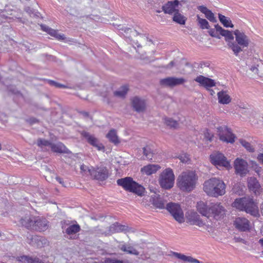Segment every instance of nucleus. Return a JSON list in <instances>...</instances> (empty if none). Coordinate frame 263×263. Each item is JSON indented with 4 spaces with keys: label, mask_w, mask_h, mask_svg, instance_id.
Listing matches in <instances>:
<instances>
[{
    "label": "nucleus",
    "mask_w": 263,
    "mask_h": 263,
    "mask_svg": "<svg viewBox=\"0 0 263 263\" xmlns=\"http://www.w3.org/2000/svg\"><path fill=\"white\" fill-rule=\"evenodd\" d=\"M234 34L235 35L236 42L229 43L228 46L233 51L234 54L237 56L243 48L248 47L250 40L244 32L239 30H235Z\"/></svg>",
    "instance_id": "nucleus-5"
},
{
    "label": "nucleus",
    "mask_w": 263,
    "mask_h": 263,
    "mask_svg": "<svg viewBox=\"0 0 263 263\" xmlns=\"http://www.w3.org/2000/svg\"><path fill=\"white\" fill-rule=\"evenodd\" d=\"M197 177L193 171L182 172L177 178V185L182 191L190 192L193 191L195 186Z\"/></svg>",
    "instance_id": "nucleus-3"
},
{
    "label": "nucleus",
    "mask_w": 263,
    "mask_h": 263,
    "mask_svg": "<svg viewBox=\"0 0 263 263\" xmlns=\"http://www.w3.org/2000/svg\"><path fill=\"white\" fill-rule=\"evenodd\" d=\"M109 176L108 170L103 165L91 166V178L99 181H104Z\"/></svg>",
    "instance_id": "nucleus-9"
},
{
    "label": "nucleus",
    "mask_w": 263,
    "mask_h": 263,
    "mask_svg": "<svg viewBox=\"0 0 263 263\" xmlns=\"http://www.w3.org/2000/svg\"><path fill=\"white\" fill-rule=\"evenodd\" d=\"M41 27L43 31H46V32H48L50 29V27H49L48 26L45 25H41Z\"/></svg>",
    "instance_id": "nucleus-53"
},
{
    "label": "nucleus",
    "mask_w": 263,
    "mask_h": 263,
    "mask_svg": "<svg viewBox=\"0 0 263 263\" xmlns=\"http://www.w3.org/2000/svg\"><path fill=\"white\" fill-rule=\"evenodd\" d=\"M175 175L172 169L166 168L159 175L158 182L160 186L165 190L172 188L174 184Z\"/></svg>",
    "instance_id": "nucleus-7"
},
{
    "label": "nucleus",
    "mask_w": 263,
    "mask_h": 263,
    "mask_svg": "<svg viewBox=\"0 0 263 263\" xmlns=\"http://www.w3.org/2000/svg\"><path fill=\"white\" fill-rule=\"evenodd\" d=\"M52 142L44 139H39L37 141V145L43 151L47 150V147L51 146Z\"/></svg>",
    "instance_id": "nucleus-38"
},
{
    "label": "nucleus",
    "mask_w": 263,
    "mask_h": 263,
    "mask_svg": "<svg viewBox=\"0 0 263 263\" xmlns=\"http://www.w3.org/2000/svg\"><path fill=\"white\" fill-rule=\"evenodd\" d=\"M239 142L242 145V146L249 152L253 153L255 151L254 147L251 144V143L247 142L246 140L243 139H240Z\"/></svg>",
    "instance_id": "nucleus-42"
},
{
    "label": "nucleus",
    "mask_w": 263,
    "mask_h": 263,
    "mask_svg": "<svg viewBox=\"0 0 263 263\" xmlns=\"http://www.w3.org/2000/svg\"><path fill=\"white\" fill-rule=\"evenodd\" d=\"M217 133L220 140L227 143H233L236 138L230 128L226 126H219L217 128Z\"/></svg>",
    "instance_id": "nucleus-10"
},
{
    "label": "nucleus",
    "mask_w": 263,
    "mask_h": 263,
    "mask_svg": "<svg viewBox=\"0 0 263 263\" xmlns=\"http://www.w3.org/2000/svg\"><path fill=\"white\" fill-rule=\"evenodd\" d=\"M195 81L200 84V85L207 89H209V88L212 87L215 85V82L214 80L205 77L203 76H199L197 77L195 79Z\"/></svg>",
    "instance_id": "nucleus-21"
},
{
    "label": "nucleus",
    "mask_w": 263,
    "mask_h": 263,
    "mask_svg": "<svg viewBox=\"0 0 263 263\" xmlns=\"http://www.w3.org/2000/svg\"><path fill=\"white\" fill-rule=\"evenodd\" d=\"M106 137L111 142L115 144H117L120 142L116 131L115 129L110 130L107 134Z\"/></svg>",
    "instance_id": "nucleus-34"
},
{
    "label": "nucleus",
    "mask_w": 263,
    "mask_h": 263,
    "mask_svg": "<svg viewBox=\"0 0 263 263\" xmlns=\"http://www.w3.org/2000/svg\"><path fill=\"white\" fill-rule=\"evenodd\" d=\"M82 135L87 140V141L90 145L96 147L98 150L101 151L104 149V146L103 145V144L100 143L99 140L93 135H90L89 133L87 132L82 133Z\"/></svg>",
    "instance_id": "nucleus-17"
},
{
    "label": "nucleus",
    "mask_w": 263,
    "mask_h": 263,
    "mask_svg": "<svg viewBox=\"0 0 263 263\" xmlns=\"http://www.w3.org/2000/svg\"><path fill=\"white\" fill-rule=\"evenodd\" d=\"M27 239L29 244L39 248H41L47 243V239L37 235L30 236V237H28Z\"/></svg>",
    "instance_id": "nucleus-19"
},
{
    "label": "nucleus",
    "mask_w": 263,
    "mask_h": 263,
    "mask_svg": "<svg viewBox=\"0 0 263 263\" xmlns=\"http://www.w3.org/2000/svg\"><path fill=\"white\" fill-rule=\"evenodd\" d=\"M81 227L78 223L69 225L65 229V232L68 235H71L80 232Z\"/></svg>",
    "instance_id": "nucleus-33"
},
{
    "label": "nucleus",
    "mask_w": 263,
    "mask_h": 263,
    "mask_svg": "<svg viewBox=\"0 0 263 263\" xmlns=\"http://www.w3.org/2000/svg\"><path fill=\"white\" fill-rule=\"evenodd\" d=\"M180 160L181 162L186 163L187 162L190 160V159L188 155L184 154L180 156Z\"/></svg>",
    "instance_id": "nucleus-49"
},
{
    "label": "nucleus",
    "mask_w": 263,
    "mask_h": 263,
    "mask_svg": "<svg viewBox=\"0 0 263 263\" xmlns=\"http://www.w3.org/2000/svg\"><path fill=\"white\" fill-rule=\"evenodd\" d=\"M164 121H165V124L167 126L170 127L171 128H176L178 126V122L176 121L173 120L172 118H164Z\"/></svg>",
    "instance_id": "nucleus-43"
},
{
    "label": "nucleus",
    "mask_w": 263,
    "mask_h": 263,
    "mask_svg": "<svg viewBox=\"0 0 263 263\" xmlns=\"http://www.w3.org/2000/svg\"><path fill=\"white\" fill-rule=\"evenodd\" d=\"M143 153L146 159L152 160L154 155L153 150L149 146H146L143 148Z\"/></svg>",
    "instance_id": "nucleus-40"
},
{
    "label": "nucleus",
    "mask_w": 263,
    "mask_h": 263,
    "mask_svg": "<svg viewBox=\"0 0 263 263\" xmlns=\"http://www.w3.org/2000/svg\"><path fill=\"white\" fill-rule=\"evenodd\" d=\"M204 138L208 140L211 141L213 138V135L211 134L208 131L204 133Z\"/></svg>",
    "instance_id": "nucleus-51"
},
{
    "label": "nucleus",
    "mask_w": 263,
    "mask_h": 263,
    "mask_svg": "<svg viewBox=\"0 0 263 263\" xmlns=\"http://www.w3.org/2000/svg\"><path fill=\"white\" fill-rule=\"evenodd\" d=\"M121 250L125 252L130 254L138 255L139 252L132 246H127L125 245H122L120 247Z\"/></svg>",
    "instance_id": "nucleus-39"
},
{
    "label": "nucleus",
    "mask_w": 263,
    "mask_h": 263,
    "mask_svg": "<svg viewBox=\"0 0 263 263\" xmlns=\"http://www.w3.org/2000/svg\"><path fill=\"white\" fill-rule=\"evenodd\" d=\"M198 24L200 27L202 29H210V25L208 22L204 18H200L198 15H197V19Z\"/></svg>",
    "instance_id": "nucleus-41"
},
{
    "label": "nucleus",
    "mask_w": 263,
    "mask_h": 263,
    "mask_svg": "<svg viewBox=\"0 0 263 263\" xmlns=\"http://www.w3.org/2000/svg\"><path fill=\"white\" fill-rule=\"evenodd\" d=\"M234 224L235 228L240 231L246 232L250 230V221L246 218H236Z\"/></svg>",
    "instance_id": "nucleus-16"
},
{
    "label": "nucleus",
    "mask_w": 263,
    "mask_h": 263,
    "mask_svg": "<svg viewBox=\"0 0 263 263\" xmlns=\"http://www.w3.org/2000/svg\"><path fill=\"white\" fill-rule=\"evenodd\" d=\"M218 18L220 22L224 27L231 28H233L234 27L233 24L232 23V22L229 18H228L221 14H218Z\"/></svg>",
    "instance_id": "nucleus-37"
},
{
    "label": "nucleus",
    "mask_w": 263,
    "mask_h": 263,
    "mask_svg": "<svg viewBox=\"0 0 263 263\" xmlns=\"http://www.w3.org/2000/svg\"><path fill=\"white\" fill-rule=\"evenodd\" d=\"M50 148L52 151L59 153H67V149L61 143L57 144L51 143Z\"/></svg>",
    "instance_id": "nucleus-32"
},
{
    "label": "nucleus",
    "mask_w": 263,
    "mask_h": 263,
    "mask_svg": "<svg viewBox=\"0 0 263 263\" xmlns=\"http://www.w3.org/2000/svg\"><path fill=\"white\" fill-rule=\"evenodd\" d=\"M166 209L179 223L184 222L183 212L178 203L174 202L167 203Z\"/></svg>",
    "instance_id": "nucleus-8"
},
{
    "label": "nucleus",
    "mask_w": 263,
    "mask_h": 263,
    "mask_svg": "<svg viewBox=\"0 0 263 263\" xmlns=\"http://www.w3.org/2000/svg\"><path fill=\"white\" fill-rule=\"evenodd\" d=\"M173 20L174 22L179 24L184 25L185 23L186 18L185 16L180 13L179 12V10H178L174 14Z\"/></svg>",
    "instance_id": "nucleus-35"
},
{
    "label": "nucleus",
    "mask_w": 263,
    "mask_h": 263,
    "mask_svg": "<svg viewBox=\"0 0 263 263\" xmlns=\"http://www.w3.org/2000/svg\"><path fill=\"white\" fill-rule=\"evenodd\" d=\"M209 90L210 91L211 95H213L214 93H215V92L212 89H209Z\"/></svg>",
    "instance_id": "nucleus-62"
},
{
    "label": "nucleus",
    "mask_w": 263,
    "mask_h": 263,
    "mask_svg": "<svg viewBox=\"0 0 263 263\" xmlns=\"http://www.w3.org/2000/svg\"><path fill=\"white\" fill-rule=\"evenodd\" d=\"M173 254L177 258L180 259L184 261H187L191 263H202L198 259L194 258L190 256H186L184 254L175 252H173Z\"/></svg>",
    "instance_id": "nucleus-27"
},
{
    "label": "nucleus",
    "mask_w": 263,
    "mask_h": 263,
    "mask_svg": "<svg viewBox=\"0 0 263 263\" xmlns=\"http://www.w3.org/2000/svg\"><path fill=\"white\" fill-rule=\"evenodd\" d=\"M203 189L206 194L211 197H217L226 193V184L217 178H212L205 181Z\"/></svg>",
    "instance_id": "nucleus-2"
},
{
    "label": "nucleus",
    "mask_w": 263,
    "mask_h": 263,
    "mask_svg": "<svg viewBox=\"0 0 263 263\" xmlns=\"http://www.w3.org/2000/svg\"><path fill=\"white\" fill-rule=\"evenodd\" d=\"M17 260L21 263H44L36 257H31L27 256H22L17 258Z\"/></svg>",
    "instance_id": "nucleus-30"
},
{
    "label": "nucleus",
    "mask_w": 263,
    "mask_h": 263,
    "mask_svg": "<svg viewBox=\"0 0 263 263\" xmlns=\"http://www.w3.org/2000/svg\"><path fill=\"white\" fill-rule=\"evenodd\" d=\"M198 9L202 13L205 14V16L210 22L215 23L217 22L216 18L214 16V13L206 7L204 6H199L198 7Z\"/></svg>",
    "instance_id": "nucleus-26"
},
{
    "label": "nucleus",
    "mask_w": 263,
    "mask_h": 263,
    "mask_svg": "<svg viewBox=\"0 0 263 263\" xmlns=\"http://www.w3.org/2000/svg\"><path fill=\"white\" fill-rule=\"evenodd\" d=\"M36 119H34L33 120V121H32V122H33V123H35V122H36Z\"/></svg>",
    "instance_id": "nucleus-63"
},
{
    "label": "nucleus",
    "mask_w": 263,
    "mask_h": 263,
    "mask_svg": "<svg viewBox=\"0 0 263 263\" xmlns=\"http://www.w3.org/2000/svg\"><path fill=\"white\" fill-rule=\"evenodd\" d=\"M56 180L61 184L63 185V181L61 178L60 177H57Z\"/></svg>",
    "instance_id": "nucleus-57"
},
{
    "label": "nucleus",
    "mask_w": 263,
    "mask_h": 263,
    "mask_svg": "<svg viewBox=\"0 0 263 263\" xmlns=\"http://www.w3.org/2000/svg\"><path fill=\"white\" fill-rule=\"evenodd\" d=\"M234 167L236 174L241 177L246 176L249 172L247 162L241 158H237L234 162Z\"/></svg>",
    "instance_id": "nucleus-12"
},
{
    "label": "nucleus",
    "mask_w": 263,
    "mask_h": 263,
    "mask_svg": "<svg viewBox=\"0 0 263 263\" xmlns=\"http://www.w3.org/2000/svg\"><path fill=\"white\" fill-rule=\"evenodd\" d=\"M128 90V87L127 86H122L118 90L114 91V95L115 96L124 98L126 95Z\"/></svg>",
    "instance_id": "nucleus-36"
},
{
    "label": "nucleus",
    "mask_w": 263,
    "mask_h": 263,
    "mask_svg": "<svg viewBox=\"0 0 263 263\" xmlns=\"http://www.w3.org/2000/svg\"><path fill=\"white\" fill-rule=\"evenodd\" d=\"M232 205L240 211H246L254 217H258L259 215L256 203L250 197L236 199L232 203Z\"/></svg>",
    "instance_id": "nucleus-4"
},
{
    "label": "nucleus",
    "mask_w": 263,
    "mask_h": 263,
    "mask_svg": "<svg viewBox=\"0 0 263 263\" xmlns=\"http://www.w3.org/2000/svg\"><path fill=\"white\" fill-rule=\"evenodd\" d=\"M210 217L218 220L225 215L224 207L220 203H212L210 206Z\"/></svg>",
    "instance_id": "nucleus-14"
},
{
    "label": "nucleus",
    "mask_w": 263,
    "mask_h": 263,
    "mask_svg": "<svg viewBox=\"0 0 263 263\" xmlns=\"http://www.w3.org/2000/svg\"><path fill=\"white\" fill-rule=\"evenodd\" d=\"M25 10L26 12H27L30 16H32V15L34 16H37V14L34 13L33 10L32 9L29 7H27L25 8Z\"/></svg>",
    "instance_id": "nucleus-50"
},
{
    "label": "nucleus",
    "mask_w": 263,
    "mask_h": 263,
    "mask_svg": "<svg viewBox=\"0 0 263 263\" xmlns=\"http://www.w3.org/2000/svg\"><path fill=\"white\" fill-rule=\"evenodd\" d=\"M128 231V227L127 226L122 225L118 222H115L111 224L109 227L108 233V234H112L115 233H119L121 232H127Z\"/></svg>",
    "instance_id": "nucleus-24"
},
{
    "label": "nucleus",
    "mask_w": 263,
    "mask_h": 263,
    "mask_svg": "<svg viewBox=\"0 0 263 263\" xmlns=\"http://www.w3.org/2000/svg\"><path fill=\"white\" fill-rule=\"evenodd\" d=\"M20 223L22 227L31 231L44 232L49 227V222L42 217L28 215L22 217Z\"/></svg>",
    "instance_id": "nucleus-1"
},
{
    "label": "nucleus",
    "mask_w": 263,
    "mask_h": 263,
    "mask_svg": "<svg viewBox=\"0 0 263 263\" xmlns=\"http://www.w3.org/2000/svg\"><path fill=\"white\" fill-rule=\"evenodd\" d=\"M179 4V2L178 0H175L174 1H168L162 6V11L165 14H174L178 10L177 7H178Z\"/></svg>",
    "instance_id": "nucleus-18"
},
{
    "label": "nucleus",
    "mask_w": 263,
    "mask_h": 263,
    "mask_svg": "<svg viewBox=\"0 0 263 263\" xmlns=\"http://www.w3.org/2000/svg\"><path fill=\"white\" fill-rule=\"evenodd\" d=\"M260 211L262 215L263 216V202L260 204Z\"/></svg>",
    "instance_id": "nucleus-60"
},
{
    "label": "nucleus",
    "mask_w": 263,
    "mask_h": 263,
    "mask_svg": "<svg viewBox=\"0 0 263 263\" xmlns=\"http://www.w3.org/2000/svg\"><path fill=\"white\" fill-rule=\"evenodd\" d=\"M210 159L211 163L217 167H224L228 168L230 167L229 162L227 160L226 157L221 153H216L211 155Z\"/></svg>",
    "instance_id": "nucleus-11"
},
{
    "label": "nucleus",
    "mask_w": 263,
    "mask_h": 263,
    "mask_svg": "<svg viewBox=\"0 0 263 263\" xmlns=\"http://www.w3.org/2000/svg\"><path fill=\"white\" fill-rule=\"evenodd\" d=\"M46 81L48 83L49 85L54 86L56 88H66L68 87L65 85L62 84L53 80H46Z\"/></svg>",
    "instance_id": "nucleus-45"
},
{
    "label": "nucleus",
    "mask_w": 263,
    "mask_h": 263,
    "mask_svg": "<svg viewBox=\"0 0 263 263\" xmlns=\"http://www.w3.org/2000/svg\"><path fill=\"white\" fill-rule=\"evenodd\" d=\"M185 82V79L183 78L171 77L161 79L159 81V83L162 86L173 87L177 85L183 84Z\"/></svg>",
    "instance_id": "nucleus-13"
},
{
    "label": "nucleus",
    "mask_w": 263,
    "mask_h": 263,
    "mask_svg": "<svg viewBox=\"0 0 263 263\" xmlns=\"http://www.w3.org/2000/svg\"><path fill=\"white\" fill-rule=\"evenodd\" d=\"M174 64H175L174 62L171 61L168 65L165 66H163V67L166 68V69H170L174 66Z\"/></svg>",
    "instance_id": "nucleus-54"
},
{
    "label": "nucleus",
    "mask_w": 263,
    "mask_h": 263,
    "mask_svg": "<svg viewBox=\"0 0 263 263\" xmlns=\"http://www.w3.org/2000/svg\"><path fill=\"white\" fill-rule=\"evenodd\" d=\"M120 29L124 31V32H125V33H128V31H131V29L130 28H126V27H125L124 28H121Z\"/></svg>",
    "instance_id": "nucleus-56"
},
{
    "label": "nucleus",
    "mask_w": 263,
    "mask_h": 263,
    "mask_svg": "<svg viewBox=\"0 0 263 263\" xmlns=\"http://www.w3.org/2000/svg\"><path fill=\"white\" fill-rule=\"evenodd\" d=\"M257 159L263 163V154H259L258 155Z\"/></svg>",
    "instance_id": "nucleus-55"
},
{
    "label": "nucleus",
    "mask_w": 263,
    "mask_h": 263,
    "mask_svg": "<svg viewBox=\"0 0 263 263\" xmlns=\"http://www.w3.org/2000/svg\"><path fill=\"white\" fill-rule=\"evenodd\" d=\"M248 187L250 190L255 194L259 193L260 188V184L257 180L254 177H251L248 179Z\"/></svg>",
    "instance_id": "nucleus-25"
},
{
    "label": "nucleus",
    "mask_w": 263,
    "mask_h": 263,
    "mask_svg": "<svg viewBox=\"0 0 263 263\" xmlns=\"http://www.w3.org/2000/svg\"><path fill=\"white\" fill-rule=\"evenodd\" d=\"M81 114L85 117H88L89 116V113L86 111H82Z\"/></svg>",
    "instance_id": "nucleus-58"
},
{
    "label": "nucleus",
    "mask_w": 263,
    "mask_h": 263,
    "mask_svg": "<svg viewBox=\"0 0 263 263\" xmlns=\"http://www.w3.org/2000/svg\"><path fill=\"white\" fill-rule=\"evenodd\" d=\"M161 12V10H156V12H157V13H160Z\"/></svg>",
    "instance_id": "nucleus-64"
},
{
    "label": "nucleus",
    "mask_w": 263,
    "mask_h": 263,
    "mask_svg": "<svg viewBox=\"0 0 263 263\" xmlns=\"http://www.w3.org/2000/svg\"><path fill=\"white\" fill-rule=\"evenodd\" d=\"M209 29V31H208V32L209 33V34L212 36V37H216L217 39H220V36L217 34V32L218 31H217V30H215L214 29ZM215 29H216L215 28Z\"/></svg>",
    "instance_id": "nucleus-47"
},
{
    "label": "nucleus",
    "mask_w": 263,
    "mask_h": 263,
    "mask_svg": "<svg viewBox=\"0 0 263 263\" xmlns=\"http://www.w3.org/2000/svg\"><path fill=\"white\" fill-rule=\"evenodd\" d=\"M150 201L152 203L153 205L157 208L164 209L166 201L162 198L160 195L154 193L153 195L151 196Z\"/></svg>",
    "instance_id": "nucleus-20"
},
{
    "label": "nucleus",
    "mask_w": 263,
    "mask_h": 263,
    "mask_svg": "<svg viewBox=\"0 0 263 263\" xmlns=\"http://www.w3.org/2000/svg\"><path fill=\"white\" fill-rule=\"evenodd\" d=\"M197 208L198 211L203 216L210 217V206L208 208L203 202H198Z\"/></svg>",
    "instance_id": "nucleus-29"
},
{
    "label": "nucleus",
    "mask_w": 263,
    "mask_h": 263,
    "mask_svg": "<svg viewBox=\"0 0 263 263\" xmlns=\"http://www.w3.org/2000/svg\"><path fill=\"white\" fill-rule=\"evenodd\" d=\"M200 67H201V68H202V67H203V65H204V66H207V67H208V66H209V64H208V63H201L200 64Z\"/></svg>",
    "instance_id": "nucleus-59"
},
{
    "label": "nucleus",
    "mask_w": 263,
    "mask_h": 263,
    "mask_svg": "<svg viewBox=\"0 0 263 263\" xmlns=\"http://www.w3.org/2000/svg\"><path fill=\"white\" fill-rule=\"evenodd\" d=\"M104 263H123V262L122 260L116 259L107 258L104 261Z\"/></svg>",
    "instance_id": "nucleus-48"
},
{
    "label": "nucleus",
    "mask_w": 263,
    "mask_h": 263,
    "mask_svg": "<svg viewBox=\"0 0 263 263\" xmlns=\"http://www.w3.org/2000/svg\"><path fill=\"white\" fill-rule=\"evenodd\" d=\"M190 222H192V224L201 227L204 225L203 222L200 219L199 216L195 212H192L189 216L188 218Z\"/></svg>",
    "instance_id": "nucleus-31"
},
{
    "label": "nucleus",
    "mask_w": 263,
    "mask_h": 263,
    "mask_svg": "<svg viewBox=\"0 0 263 263\" xmlns=\"http://www.w3.org/2000/svg\"><path fill=\"white\" fill-rule=\"evenodd\" d=\"M47 33L49 34L51 36L55 37V38L59 40H64L65 39L63 34H58L57 30H54L51 28Z\"/></svg>",
    "instance_id": "nucleus-44"
},
{
    "label": "nucleus",
    "mask_w": 263,
    "mask_h": 263,
    "mask_svg": "<svg viewBox=\"0 0 263 263\" xmlns=\"http://www.w3.org/2000/svg\"><path fill=\"white\" fill-rule=\"evenodd\" d=\"M160 168L159 165L148 164L142 167L140 171L143 175L149 176L156 173Z\"/></svg>",
    "instance_id": "nucleus-23"
},
{
    "label": "nucleus",
    "mask_w": 263,
    "mask_h": 263,
    "mask_svg": "<svg viewBox=\"0 0 263 263\" xmlns=\"http://www.w3.org/2000/svg\"><path fill=\"white\" fill-rule=\"evenodd\" d=\"M132 106L134 110L138 112H143L146 109V103L144 100L137 96L131 99Z\"/></svg>",
    "instance_id": "nucleus-15"
},
{
    "label": "nucleus",
    "mask_w": 263,
    "mask_h": 263,
    "mask_svg": "<svg viewBox=\"0 0 263 263\" xmlns=\"http://www.w3.org/2000/svg\"><path fill=\"white\" fill-rule=\"evenodd\" d=\"M259 242L263 246V239H260Z\"/></svg>",
    "instance_id": "nucleus-61"
},
{
    "label": "nucleus",
    "mask_w": 263,
    "mask_h": 263,
    "mask_svg": "<svg viewBox=\"0 0 263 263\" xmlns=\"http://www.w3.org/2000/svg\"><path fill=\"white\" fill-rule=\"evenodd\" d=\"M257 66L258 65H252L250 68V70L255 73H258V69Z\"/></svg>",
    "instance_id": "nucleus-52"
},
{
    "label": "nucleus",
    "mask_w": 263,
    "mask_h": 263,
    "mask_svg": "<svg viewBox=\"0 0 263 263\" xmlns=\"http://www.w3.org/2000/svg\"><path fill=\"white\" fill-rule=\"evenodd\" d=\"M117 183L118 185L122 186L126 191L135 193L140 196L144 194L145 188L134 181L132 177H126L119 179Z\"/></svg>",
    "instance_id": "nucleus-6"
},
{
    "label": "nucleus",
    "mask_w": 263,
    "mask_h": 263,
    "mask_svg": "<svg viewBox=\"0 0 263 263\" xmlns=\"http://www.w3.org/2000/svg\"><path fill=\"white\" fill-rule=\"evenodd\" d=\"M215 28L217 31H219L220 35L225 37V40L227 42V45L230 42H233L234 36L232 32L230 31L224 30L219 25H215Z\"/></svg>",
    "instance_id": "nucleus-22"
},
{
    "label": "nucleus",
    "mask_w": 263,
    "mask_h": 263,
    "mask_svg": "<svg viewBox=\"0 0 263 263\" xmlns=\"http://www.w3.org/2000/svg\"><path fill=\"white\" fill-rule=\"evenodd\" d=\"M218 102L220 104H228L231 101L230 96L226 91H220L217 93Z\"/></svg>",
    "instance_id": "nucleus-28"
},
{
    "label": "nucleus",
    "mask_w": 263,
    "mask_h": 263,
    "mask_svg": "<svg viewBox=\"0 0 263 263\" xmlns=\"http://www.w3.org/2000/svg\"><path fill=\"white\" fill-rule=\"evenodd\" d=\"M80 169L84 174L91 176V166L89 167L84 164H82L81 165Z\"/></svg>",
    "instance_id": "nucleus-46"
}]
</instances>
